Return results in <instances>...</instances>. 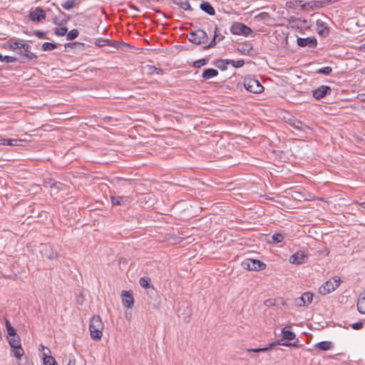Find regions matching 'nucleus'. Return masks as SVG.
I'll list each match as a JSON object with an SVG mask.
<instances>
[{
  "mask_svg": "<svg viewBox=\"0 0 365 365\" xmlns=\"http://www.w3.org/2000/svg\"><path fill=\"white\" fill-rule=\"evenodd\" d=\"M104 324L98 315L92 317L89 324V331L91 337L95 341H98L103 336Z\"/></svg>",
  "mask_w": 365,
  "mask_h": 365,
  "instance_id": "obj_1",
  "label": "nucleus"
},
{
  "mask_svg": "<svg viewBox=\"0 0 365 365\" xmlns=\"http://www.w3.org/2000/svg\"><path fill=\"white\" fill-rule=\"evenodd\" d=\"M341 280L340 277L335 276L324 283L319 288V293L322 295H327L334 292L341 284Z\"/></svg>",
  "mask_w": 365,
  "mask_h": 365,
  "instance_id": "obj_2",
  "label": "nucleus"
},
{
  "mask_svg": "<svg viewBox=\"0 0 365 365\" xmlns=\"http://www.w3.org/2000/svg\"><path fill=\"white\" fill-rule=\"evenodd\" d=\"M9 344L12 349L14 356L20 359L24 354V351L21 345V339L18 334L8 336Z\"/></svg>",
  "mask_w": 365,
  "mask_h": 365,
  "instance_id": "obj_3",
  "label": "nucleus"
},
{
  "mask_svg": "<svg viewBox=\"0 0 365 365\" xmlns=\"http://www.w3.org/2000/svg\"><path fill=\"white\" fill-rule=\"evenodd\" d=\"M245 88L253 93H260L264 91L263 86L256 79L247 78L244 81Z\"/></svg>",
  "mask_w": 365,
  "mask_h": 365,
  "instance_id": "obj_4",
  "label": "nucleus"
},
{
  "mask_svg": "<svg viewBox=\"0 0 365 365\" xmlns=\"http://www.w3.org/2000/svg\"><path fill=\"white\" fill-rule=\"evenodd\" d=\"M230 31L234 35L248 36L252 34V30L243 23L235 22L230 27Z\"/></svg>",
  "mask_w": 365,
  "mask_h": 365,
  "instance_id": "obj_5",
  "label": "nucleus"
},
{
  "mask_svg": "<svg viewBox=\"0 0 365 365\" xmlns=\"http://www.w3.org/2000/svg\"><path fill=\"white\" fill-rule=\"evenodd\" d=\"M188 40L195 44L204 43L207 40V35L205 31L197 29L190 33Z\"/></svg>",
  "mask_w": 365,
  "mask_h": 365,
  "instance_id": "obj_6",
  "label": "nucleus"
},
{
  "mask_svg": "<svg viewBox=\"0 0 365 365\" xmlns=\"http://www.w3.org/2000/svg\"><path fill=\"white\" fill-rule=\"evenodd\" d=\"M242 266L249 270L259 271L264 269L266 264L259 259H247L242 262Z\"/></svg>",
  "mask_w": 365,
  "mask_h": 365,
  "instance_id": "obj_7",
  "label": "nucleus"
},
{
  "mask_svg": "<svg viewBox=\"0 0 365 365\" xmlns=\"http://www.w3.org/2000/svg\"><path fill=\"white\" fill-rule=\"evenodd\" d=\"M313 300V294L309 292H304L302 297L294 299V304L297 307H307L312 303Z\"/></svg>",
  "mask_w": 365,
  "mask_h": 365,
  "instance_id": "obj_8",
  "label": "nucleus"
},
{
  "mask_svg": "<svg viewBox=\"0 0 365 365\" xmlns=\"http://www.w3.org/2000/svg\"><path fill=\"white\" fill-rule=\"evenodd\" d=\"M307 256L302 250H299L289 257V262L294 264H302L306 262Z\"/></svg>",
  "mask_w": 365,
  "mask_h": 365,
  "instance_id": "obj_9",
  "label": "nucleus"
},
{
  "mask_svg": "<svg viewBox=\"0 0 365 365\" xmlns=\"http://www.w3.org/2000/svg\"><path fill=\"white\" fill-rule=\"evenodd\" d=\"M46 17L45 11L41 7H36L34 9H31L29 13V18L33 21H40L44 19Z\"/></svg>",
  "mask_w": 365,
  "mask_h": 365,
  "instance_id": "obj_10",
  "label": "nucleus"
},
{
  "mask_svg": "<svg viewBox=\"0 0 365 365\" xmlns=\"http://www.w3.org/2000/svg\"><path fill=\"white\" fill-rule=\"evenodd\" d=\"M122 302L125 307L130 309L134 304V298L130 291H123L121 293Z\"/></svg>",
  "mask_w": 365,
  "mask_h": 365,
  "instance_id": "obj_11",
  "label": "nucleus"
},
{
  "mask_svg": "<svg viewBox=\"0 0 365 365\" xmlns=\"http://www.w3.org/2000/svg\"><path fill=\"white\" fill-rule=\"evenodd\" d=\"M331 88L328 86H321L313 91V96L319 100L331 93Z\"/></svg>",
  "mask_w": 365,
  "mask_h": 365,
  "instance_id": "obj_12",
  "label": "nucleus"
},
{
  "mask_svg": "<svg viewBox=\"0 0 365 365\" xmlns=\"http://www.w3.org/2000/svg\"><path fill=\"white\" fill-rule=\"evenodd\" d=\"M317 39L314 36L297 38V44L302 47H304L307 46H309L310 47H315L317 46Z\"/></svg>",
  "mask_w": 365,
  "mask_h": 365,
  "instance_id": "obj_13",
  "label": "nucleus"
},
{
  "mask_svg": "<svg viewBox=\"0 0 365 365\" xmlns=\"http://www.w3.org/2000/svg\"><path fill=\"white\" fill-rule=\"evenodd\" d=\"M43 255L49 259H56L58 258V252L54 250L53 247L49 245H45L42 251Z\"/></svg>",
  "mask_w": 365,
  "mask_h": 365,
  "instance_id": "obj_14",
  "label": "nucleus"
},
{
  "mask_svg": "<svg viewBox=\"0 0 365 365\" xmlns=\"http://www.w3.org/2000/svg\"><path fill=\"white\" fill-rule=\"evenodd\" d=\"M51 351L47 349V352H43L42 356L43 365H58L55 359L50 355Z\"/></svg>",
  "mask_w": 365,
  "mask_h": 365,
  "instance_id": "obj_15",
  "label": "nucleus"
},
{
  "mask_svg": "<svg viewBox=\"0 0 365 365\" xmlns=\"http://www.w3.org/2000/svg\"><path fill=\"white\" fill-rule=\"evenodd\" d=\"M357 309L361 314H365V291L361 292L359 296Z\"/></svg>",
  "mask_w": 365,
  "mask_h": 365,
  "instance_id": "obj_16",
  "label": "nucleus"
},
{
  "mask_svg": "<svg viewBox=\"0 0 365 365\" xmlns=\"http://www.w3.org/2000/svg\"><path fill=\"white\" fill-rule=\"evenodd\" d=\"M200 9L204 11L205 12H206L207 14H208L210 16H213L215 15V9L213 8V6L207 1H203L200 6Z\"/></svg>",
  "mask_w": 365,
  "mask_h": 365,
  "instance_id": "obj_17",
  "label": "nucleus"
},
{
  "mask_svg": "<svg viewBox=\"0 0 365 365\" xmlns=\"http://www.w3.org/2000/svg\"><path fill=\"white\" fill-rule=\"evenodd\" d=\"M282 337L281 339L282 342H284L283 340H289V341L293 340L296 336L295 334L293 331H292L289 329H287L286 328H283L282 329Z\"/></svg>",
  "mask_w": 365,
  "mask_h": 365,
  "instance_id": "obj_18",
  "label": "nucleus"
},
{
  "mask_svg": "<svg viewBox=\"0 0 365 365\" xmlns=\"http://www.w3.org/2000/svg\"><path fill=\"white\" fill-rule=\"evenodd\" d=\"M218 75V71L215 68H207L202 73V78L205 80L210 79L213 77H215Z\"/></svg>",
  "mask_w": 365,
  "mask_h": 365,
  "instance_id": "obj_19",
  "label": "nucleus"
},
{
  "mask_svg": "<svg viewBox=\"0 0 365 365\" xmlns=\"http://www.w3.org/2000/svg\"><path fill=\"white\" fill-rule=\"evenodd\" d=\"M224 38L222 35L219 34V29L217 26H215V34L212 41L208 45L207 48L213 47L216 44V41H220Z\"/></svg>",
  "mask_w": 365,
  "mask_h": 365,
  "instance_id": "obj_20",
  "label": "nucleus"
},
{
  "mask_svg": "<svg viewBox=\"0 0 365 365\" xmlns=\"http://www.w3.org/2000/svg\"><path fill=\"white\" fill-rule=\"evenodd\" d=\"M314 347L322 351H327L331 349L332 344L330 341H324L316 344Z\"/></svg>",
  "mask_w": 365,
  "mask_h": 365,
  "instance_id": "obj_21",
  "label": "nucleus"
},
{
  "mask_svg": "<svg viewBox=\"0 0 365 365\" xmlns=\"http://www.w3.org/2000/svg\"><path fill=\"white\" fill-rule=\"evenodd\" d=\"M11 49L16 50L19 48H24L25 51H27L30 48V46L27 43H22L20 42H14L10 45Z\"/></svg>",
  "mask_w": 365,
  "mask_h": 365,
  "instance_id": "obj_22",
  "label": "nucleus"
},
{
  "mask_svg": "<svg viewBox=\"0 0 365 365\" xmlns=\"http://www.w3.org/2000/svg\"><path fill=\"white\" fill-rule=\"evenodd\" d=\"M96 44L98 47H103V46H107V45L115 46V43L114 42L111 41L109 39H105V38L98 39L96 41Z\"/></svg>",
  "mask_w": 365,
  "mask_h": 365,
  "instance_id": "obj_23",
  "label": "nucleus"
},
{
  "mask_svg": "<svg viewBox=\"0 0 365 365\" xmlns=\"http://www.w3.org/2000/svg\"><path fill=\"white\" fill-rule=\"evenodd\" d=\"M226 63L228 65H231L232 66H233L235 68H241L244 66L245 62L242 59H240V60H237V61L228 59V60H226Z\"/></svg>",
  "mask_w": 365,
  "mask_h": 365,
  "instance_id": "obj_24",
  "label": "nucleus"
},
{
  "mask_svg": "<svg viewBox=\"0 0 365 365\" xmlns=\"http://www.w3.org/2000/svg\"><path fill=\"white\" fill-rule=\"evenodd\" d=\"M276 345H282V346H297V344L295 343L292 344L289 341L282 342L281 340H279V341H274V342L271 343L268 347L270 349L271 347H273Z\"/></svg>",
  "mask_w": 365,
  "mask_h": 365,
  "instance_id": "obj_25",
  "label": "nucleus"
},
{
  "mask_svg": "<svg viewBox=\"0 0 365 365\" xmlns=\"http://www.w3.org/2000/svg\"><path fill=\"white\" fill-rule=\"evenodd\" d=\"M150 279L148 277H141L139 280L140 285L144 289L148 288L150 286Z\"/></svg>",
  "mask_w": 365,
  "mask_h": 365,
  "instance_id": "obj_26",
  "label": "nucleus"
},
{
  "mask_svg": "<svg viewBox=\"0 0 365 365\" xmlns=\"http://www.w3.org/2000/svg\"><path fill=\"white\" fill-rule=\"evenodd\" d=\"M23 142H25V140L20 139H7L6 145L11 146H20L22 145L21 143Z\"/></svg>",
  "mask_w": 365,
  "mask_h": 365,
  "instance_id": "obj_27",
  "label": "nucleus"
},
{
  "mask_svg": "<svg viewBox=\"0 0 365 365\" xmlns=\"http://www.w3.org/2000/svg\"><path fill=\"white\" fill-rule=\"evenodd\" d=\"M75 3V0H67L61 4V6L66 10H69L74 6Z\"/></svg>",
  "mask_w": 365,
  "mask_h": 365,
  "instance_id": "obj_28",
  "label": "nucleus"
},
{
  "mask_svg": "<svg viewBox=\"0 0 365 365\" xmlns=\"http://www.w3.org/2000/svg\"><path fill=\"white\" fill-rule=\"evenodd\" d=\"M255 19L257 21H266L270 19L269 14L267 12H262L255 16Z\"/></svg>",
  "mask_w": 365,
  "mask_h": 365,
  "instance_id": "obj_29",
  "label": "nucleus"
},
{
  "mask_svg": "<svg viewBox=\"0 0 365 365\" xmlns=\"http://www.w3.org/2000/svg\"><path fill=\"white\" fill-rule=\"evenodd\" d=\"M56 48V44L52 43L45 42L42 44V49L43 51H52Z\"/></svg>",
  "mask_w": 365,
  "mask_h": 365,
  "instance_id": "obj_30",
  "label": "nucleus"
},
{
  "mask_svg": "<svg viewBox=\"0 0 365 365\" xmlns=\"http://www.w3.org/2000/svg\"><path fill=\"white\" fill-rule=\"evenodd\" d=\"M78 36V31L77 29H73L67 34V40H73Z\"/></svg>",
  "mask_w": 365,
  "mask_h": 365,
  "instance_id": "obj_31",
  "label": "nucleus"
},
{
  "mask_svg": "<svg viewBox=\"0 0 365 365\" xmlns=\"http://www.w3.org/2000/svg\"><path fill=\"white\" fill-rule=\"evenodd\" d=\"M177 4L179 5V6L181 9H182L185 11L189 10L191 8L190 4L187 0L180 1V2L177 3Z\"/></svg>",
  "mask_w": 365,
  "mask_h": 365,
  "instance_id": "obj_32",
  "label": "nucleus"
},
{
  "mask_svg": "<svg viewBox=\"0 0 365 365\" xmlns=\"http://www.w3.org/2000/svg\"><path fill=\"white\" fill-rule=\"evenodd\" d=\"M67 31L68 29L66 27H59L55 29V34L57 36H63L67 33Z\"/></svg>",
  "mask_w": 365,
  "mask_h": 365,
  "instance_id": "obj_33",
  "label": "nucleus"
},
{
  "mask_svg": "<svg viewBox=\"0 0 365 365\" xmlns=\"http://www.w3.org/2000/svg\"><path fill=\"white\" fill-rule=\"evenodd\" d=\"M272 240H273L274 242L279 243V242H281L284 240V237L280 233H274L272 235Z\"/></svg>",
  "mask_w": 365,
  "mask_h": 365,
  "instance_id": "obj_34",
  "label": "nucleus"
},
{
  "mask_svg": "<svg viewBox=\"0 0 365 365\" xmlns=\"http://www.w3.org/2000/svg\"><path fill=\"white\" fill-rule=\"evenodd\" d=\"M332 71V68L330 66H326L322 68H320L318 71V73H322L324 75H329Z\"/></svg>",
  "mask_w": 365,
  "mask_h": 365,
  "instance_id": "obj_35",
  "label": "nucleus"
},
{
  "mask_svg": "<svg viewBox=\"0 0 365 365\" xmlns=\"http://www.w3.org/2000/svg\"><path fill=\"white\" fill-rule=\"evenodd\" d=\"M277 304V300L276 299H272V298H270V299H266L264 302V304L266 306V307H273V306H275Z\"/></svg>",
  "mask_w": 365,
  "mask_h": 365,
  "instance_id": "obj_36",
  "label": "nucleus"
},
{
  "mask_svg": "<svg viewBox=\"0 0 365 365\" xmlns=\"http://www.w3.org/2000/svg\"><path fill=\"white\" fill-rule=\"evenodd\" d=\"M269 349V347L260 348V349H247L248 352H265Z\"/></svg>",
  "mask_w": 365,
  "mask_h": 365,
  "instance_id": "obj_37",
  "label": "nucleus"
},
{
  "mask_svg": "<svg viewBox=\"0 0 365 365\" xmlns=\"http://www.w3.org/2000/svg\"><path fill=\"white\" fill-rule=\"evenodd\" d=\"M6 331H7L9 336H12L14 335L17 334L16 330L12 326L6 328Z\"/></svg>",
  "mask_w": 365,
  "mask_h": 365,
  "instance_id": "obj_38",
  "label": "nucleus"
},
{
  "mask_svg": "<svg viewBox=\"0 0 365 365\" xmlns=\"http://www.w3.org/2000/svg\"><path fill=\"white\" fill-rule=\"evenodd\" d=\"M111 202L113 205H119L124 202L123 200H118L115 199L114 197H111Z\"/></svg>",
  "mask_w": 365,
  "mask_h": 365,
  "instance_id": "obj_39",
  "label": "nucleus"
},
{
  "mask_svg": "<svg viewBox=\"0 0 365 365\" xmlns=\"http://www.w3.org/2000/svg\"><path fill=\"white\" fill-rule=\"evenodd\" d=\"M34 34L40 38H46V34L44 32L40 31H36Z\"/></svg>",
  "mask_w": 365,
  "mask_h": 365,
  "instance_id": "obj_40",
  "label": "nucleus"
},
{
  "mask_svg": "<svg viewBox=\"0 0 365 365\" xmlns=\"http://www.w3.org/2000/svg\"><path fill=\"white\" fill-rule=\"evenodd\" d=\"M351 327L354 329H359L363 327V323L362 322H356V323L353 324Z\"/></svg>",
  "mask_w": 365,
  "mask_h": 365,
  "instance_id": "obj_41",
  "label": "nucleus"
},
{
  "mask_svg": "<svg viewBox=\"0 0 365 365\" xmlns=\"http://www.w3.org/2000/svg\"><path fill=\"white\" fill-rule=\"evenodd\" d=\"M297 128L302 129L304 128V125L301 122H297V125H295ZM304 129L309 130L310 128L308 126H304Z\"/></svg>",
  "mask_w": 365,
  "mask_h": 365,
  "instance_id": "obj_42",
  "label": "nucleus"
},
{
  "mask_svg": "<svg viewBox=\"0 0 365 365\" xmlns=\"http://www.w3.org/2000/svg\"><path fill=\"white\" fill-rule=\"evenodd\" d=\"M205 63H206L205 60L203 59V60L198 61L195 62V66L197 67H200V66L205 65Z\"/></svg>",
  "mask_w": 365,
  "mask_h": 365,
  "instance_id": "obj_43",
  "label": "nucleus"
},
{
  "mask_svg": "<svg viewBox=\"0 0 365 365\" xmlns=\"http://www.w3.org/2000/svg\"><path fill=\"white\" fill-rule=\"evenodd\" d=\"M357 98L362 102H365V93L359 94Z\"/></svg>",
  "mask_w": 365,
  "mask_h": 365,
  "instance_id": "obj_44",
  "label": "nucleus"
},
{
  "mask_svg": "<svg viewBox=\"0 0 365 365\" xmlns=\"http://www.w3.org/2000/svg\"><path fill=\"white\" fill-rule=\"evenodd\" d=\"M47 349H48V347H46L44 346L43 345L41 344L40 345V348H39V350L41 351H42V354H43V352H47Z\"/></svg>",
  "mask_w": 365,
  "mask_h": 365,
  "instance_id": "obj_45",
  "label": "nucleus"
},
{
  "mask_svg": "<svg viewBox=\"0 0 365 365\" xmlns=\"http://www.w3.org/2000/svg\"><path fill=\"white\" fill-rule=\"evenodd\" d=\"M7 139L0 138V145H6Z\"/></svg>",
  "mask_w": 365,
  "mask_h": 365,
  "instance_id": "obj_46",
  "label": "nucleus"
},
{
  "mask_svg": "<svg viewBox=\"0 0 365 365\" xmlns=\"http://www.w3.org/2000/svg\"><path fill=\"white\" fill-rule=\"evenodd\" d=\"M76 361L75 359H70L67 364V365H75Z\"/></svg>",
  "mask_w": 365,
  "mask_h": 365,
  "instance_id": "obj_47",
  "label": "nucleus"
},
{
  "mask_svg": "<svg viewBox=\"0 0 365 365\" xmlns=\"http://www.w3.org/2000/svg\"><path fill=\"white\" fill-rule=\"evenodd\" d=\"M5 325H6V328L11 327L9 321L7 319H5Z\"/></svg>",
  "mask_w": 365,
  "mask_h": 365,
  "instance_id": "obj_48",
  "label": "nucleus"
},
{
  "mask_svg": "<svg viewBox=\"0 0 365 365\" xmlns=\"http://www.w3.org/2000/svg\"><path fill=\"white\" fill-rule=\"evenodd\" d=\"M318 27L320 26L321 27L323 26V22L322 21H317V23Z\"/></svg>",
  "mask_w": 365,
  "mask_h": 365,
  "instance_id": "obj_49",
  "label": "nucleus"
},
{
  "mask_svg": "<svg viewBox=\"0 0 365 365\" xmlns=\"http://www.w3.org/2000/svg\"><path fill=\"white\" fill-rule=\"evenodd\" d=\"M173 239L175 240V243H178V242H181V240H178V238L177 237H173Z\"/></svg>",
  "mask_w": 365,
  "mask_h": 365,
  "instance_id": "obj_50",
  "label": "nucleus"
},
{
  "mask_svg": "<svg viewBox=\"0 0 365 365\" xmlns=\"http://www.w3.org/2000/svg\"><path fill=\"white\" fill-rule=\"evenodd\" d=\"M361 206L365 209V202L361 203Z\"/></svg>",
  "mask_w": 365,
  "mask_h": 365,
  "instance_id": "obj_51",
  "label": "nucleus"
},
{
  "mask_svg": "<svg viewBox=\"0 0 365 365\" xmlns=\"http://www.w3.org/2000/svg\"><path fill=\"white\" fill-rule=\"evenodd\" d=\"M323 31H324L323 30H319V31H318V32H319V34H321V35H322V34H323Z\"/></svg>",
  "mask_w": 365,
  "mask_h": 365,
  "instance_id": "obj_52",
  "label": "nucleus"
},
{
  "mask_svg": "<svg viewBox=\"0 0 365 365\" xmlns=\"http://www.w3.org/2000/svg\"><path fill=\"white\" fill-rule=\"evenodd\" d=\"M53 185L55 187H58V185H57V183H56V182L53 183Z\"/></svg>",
  "mask_w": 365,
  "mask_h": 365,
  "instance_id": "obj_53",
  "label": "nucleus"
},
{
  "mask_svg": "<svg viewBox=\"0 0 365 365\" xmlns=\"http://www.w3.org/2000/svg\"><path fill=\"white\" fill-rule=\"evenodd\" d=\"M1 57H2V56H1V55L0 54V60L1 59Z\"/></svg>",
  "mask_w": 365,
  "mask_h": 365,
  "instance_id": "obj_54",
  "label": "nucleus"
}]
</instances>
